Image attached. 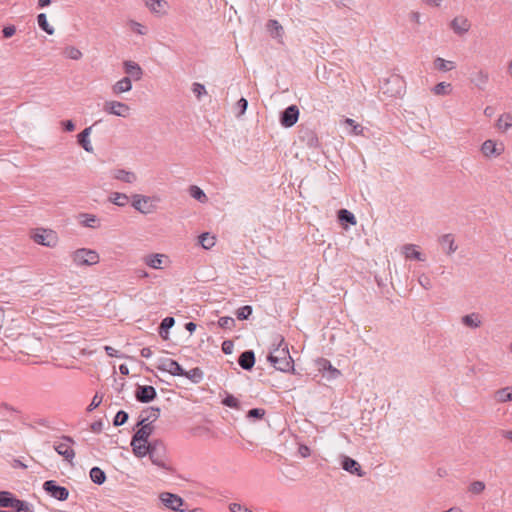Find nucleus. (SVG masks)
I'll list each match as a JSON object with an SVG mask.
<instances>
[{
  "label": "nucleus",
  "mask_w": 512,
  "mask_h": 512,
  "mask_svg": "<svg viewBox=\"0 0 512 512\" xmlns=\"http://www.w3.org/2000/svg\"><path fill=\"white\" fill-rule=\"evenodd\" d=\"M268 360L279 371L294 372L293 359L283 338L277 340V347L270 352Z\"/></svg>",
  "instance_id": "1"
},
{
  "label": "nucleus",
  "mask_w": 512,
  "mask_h": 512,
  "mask_svg": "<svg viewBox=\"0 0 512 512\" xmlns=\"http://www.w3.org/2000/svg\"><path fill=\"white\" fill-rule=\"evenodd\" d=\"M29 238L34 243L48 248L57 247L60 241L59 235L55 230L44 227L31 229L29 231Z\"/></svg>",
  "instance_id": "2"
},
{
  "label": "nucleus",
  "mask_w": 512,
  "mask_h": 512,
  "mask_svg": "<svg viewBox=\"0 0 512 512\" xmlns=\"http://www.w3.org/2000/svg\"><path fill=\"white\" fill-rule=\"evenodd\" d=\"M75 266H93L100 262V255L97 251L88 248H79L70 254Z\"/></svg>",
  "instance_id": "3"
},
{
  "label": "nucleus",
  "mask_w": 512,
  "mask_h": 512,
  "mask_svg": "<svg viewBox=\"0 0 512 512\" xmlns=\"http://www.w3.org/2000/svg\"><path fill=\"white\" fill-rule=\"evenodd\" d=\"M505 144L502 140L489 138L479 147V152L484 159L493 160L500 158L505 153Z\"/></svg>",
  "instance_id": "4"
},
{
  "label": "nucleus",
  "mask_w": 512,
  "mask_h": 512,
  "mask_svg": "<svg viewBox=\"0 0 512 512\" xmlns=\"http://www.w3.org/2000/svg\"><path fill=\"white\" fill-rule=\"evenodd\" d=\"M103 110L113 116L128 118L132 114V108L125 102L118 100H107L103 104Z\"/></svg>",
  "instance_id": "5"
},
{
  "label": "nucleus",
  "mask_w": 512,
  "mask_h": 512,
  "mask_svg": "<svg viewBox=\"0 0 512 512\" xmlns=\"http://www.w3.org/2000/svg\"><path fill=\"white\" fill-rule=\"evenodd\" d=\"M158 201L155 197L145 196L141 194H135L132 196V206L134 209L142 214H149L155 211L156 202Z\"/></svg>",
  "instance_id": "6"
},
{
  "label": "nucleus",
  "mask_w": 512,
  "mask_h": 512,
  "mask_svg": "<svg viewBox=\"0 0 512 512\" xmlns=\"http://www.w3.org/2000/svg\"><path fill=\"white\" fill-rule=\"evenodd\" d=\"M143 263L152 269H165L171 266V258L164 253H150L143 257Z\"/></svg>",
  "instance_id": "7"
},
{
  "label": "nucleus",
  "mask_w": 512,
  "mask_h": 512,
  "mask_svg": "<svg viewBox=\"0 0 512 512\" xmlns=\"http://www.w3.org/2000/svg\"><path fill=\"white\" fill-rule=\"evenodd\" d=\"M25 326L23 321L20 320H12L4 330V336L10 340L18 341L22 337L30 338L28 334L25 333Z\"/></svg>",
  "instance_id": "8"
},
{
  "label": "nucleus",
  "mask_w": 512,
  "mask_h": 512,
  "mask_svg": "<svg viewBox=\"0 0 512 512\" xmlns=\"http://www.w3.org/2000/svg\"><path fill=\"white\" fill-rule=\"evenodd\" d=\"M161 503L172 511H183L184 500L177 494L162 492L159 494Z\"/></svg>",
  "instance_id": "9"
},
{
  "label": "nucleus",
  "mask_w": 512,
  "mask_h": 512,
  "mask_svg": "<svg viewBox=\"0 0 512 512\" xmlns=\"http://www.w3.org/2000/svg\"><path fill=\"white\" fill-rule=\"evenodd\" d=\"M449 27L454 34L461 37L470 31L472 24L466 16L457 15L450 21Z\"/></svg>",
  "instance_id": "10"
},
{
  "label": "nucleus",
  "mask_w": 512,
  "mask_h": 512,
  "mask_svg": "<svg viewBox=\"0 0 512 512\" xmlns=\"http://www.w3.org/2000/svg\"><path fill=\"white\" fill-rule=\"evenodd\" d=\"M55 451L61 455L65 460L72 462L75 457V451L73 449V441L70 438H63L62 440L54 444Z\"/></svg>",
  "instance_id": "11"
},
{
  "label": "nucleus",
  "mask_w": 512,
  "mask_h": 512,
  "mask_svg": "<svg viewBox=\"0 0 512 512\" xmlns=\"http://www.w3.org/2000/svg\"><path fill=\"white\" fill-rule=\"evenodd\" d=\"M157 368L161 371L167 372L173 376L184 375V370L181 365L173 359L162 358L159 360Z\"/></svg>",
  "instance_id": "12"
},
{
  "label": "nucleus",
  "mask_w": 512,
  "mask_h": 512,
  "mask_svg": "<svg viewBox=\"0 0 512 512\" xmlns=\"http://www.w3.org/2000/svg\"><path fill=\"white\" fill-rule=\"evenodd\" d=\"M123 70H124L125 74L127 75L126 77H130L131 80L133 79L135 81H139L142 79L143 69L135 61H132V60L124 61L123 62Z\"/></svg>",
  "instance_id": "13"
},
{
  "label": "nucleus",
  "mask_w": 512,
  "mask_h": 512,
  "mask_svg": "<svg viewBox=\"0 0 512 512\" xmlns=\"http://www.w3.org/2000/svg\"><path fill=\"white\" fill-rule=\"evenodd\" d=\"M44 489L54 498L58 500H66L69 492L65 487L57 486L54 481L49 480L44 483Z\"/></svg>",
  "instance_id": "14"
},
{
  "label": "nucleus",
  "mask_w": 512,
  "mask_h": 512,
  "mask_svg": "<svg viewBox=\"0 0 512 512\" xmlns=\"http://www.w3.org/2000/svg\"><path fill=\"white\" fill-rule=\"evenodd\" d=\"M299 118V109L295 105L286 108L281 116V124L284 127L293 126Z\"/></svg>",
  "instance_id": "15"
},
{
  "label": "nucleus",
  "mask_w": 512,
  "mask_h": 512,
  "mask_svg": "<svg viewBox=\"0 0 512 512\" xmlns=\"http://www.w3.org/2000/svg\"><path fill=\"white\" fill-rule=\"evenodd\" d=\"M144 3L150 12L156 15H165L169 8L166 0H144Z\"/></svg>",
  "instance_id": "16"
},
{
  "label": "nucleus",
  "mask_w": 512,
  "mask_h": 512,
  "mask_svg": "<svg viewBox=\"0 0 512 512\" xmlns=\"http://www.w3.org/2000/svg\"><path fill=\"white\" fill-rule=\"evenodd\" d=\"M156 390L153 386H138L135 396L136 399L143 403H148L156 397Z\"/></svg>",
  "instance_id": "17"
},
{
  "label": "nucleus",
  "mask_w": 512,
  "mask_h": 512,
  "mask_svg": "<svg viewBox=\"0 0 512 512\" xmlns=\"http://www.w3.org/2000/svg\"><path fill=\"white\" fill-rule=\"evenodd\" d=\"M112 177L115 180L126 184H132L137 181V174L130 170L115 169L112 171Z\"/></svg>",
  "instance_id": "18"
},
{
  "label": "nucleus",
  "mask_w": 512,
  "mask_h": 512,
  "mask_svg": "<svg viewBox=\"0 0 512 512\" xmlns=\"http://www.w3.org/2000/svg\"><path fill=\"white\" fill-rule=\"evenodd\" d=\"M131 447L135 456L142 458L147 454H150V445L146 440H138L136 438H132Z\"/></svg>",
  "instance_id": "19"
},
{
  "label": "nucleus",
  "mask_w": 512,
  "mask_h": 512,
  "mask_svg": "<svg viewBox=\"0 0 512 512\" xmlns=\"http://www.w3.org/2000/svg\"><path fill=\"white\" fill-rule=\"evenodd\" d=\"M111 90L114 95L130 92L132 90V80L130 77H123L112 85Z\"/></svg>",
  "instance_id": "20"
},
{
  "label": "nucleus",
  "mask_w": 512,
  "mask_h": 512,
  "mask_svg": "<svg viewBox=\"0 0 512 512\" xmlns=\"http://www.w3.org/2000/svg\"><path fill=\"white\" fill-rule=\"evenodd\" d=\"M495 127L501 133L508 132L512 128V113L507 112L499 115Z\"/></svg>",
  "instance_id": "21"
},
{
  "label": "nucleus",
  "mask_w": 512,
  "mask_h": 512,
  "mask_svg": "<svg viewBox=\"0 0 512 512\" xmlns=\"http://www.w3.org/2000/svg\"><path fill=\"white\" fill-rule=\"evenodd\" d=\"M439 243H440L443 251L447 255H451L457 250V245L455 244V238L452 234L442 235L439 238Z\"/></svg>",
  "instance_id": "22"
},
{
  "label": "nucleus",
  "mask_w": 512,
  "mask_h": 512,
  "mask_svg": "<svg viewBox=\"0 0 512 512\" xmlns=\"http://www.w3.org/2000/svg\"><path fill=\"white\" fill-rule=\"evenodd\" d=\"M456 67V62L452 60H446L442 57H436L433 60V68L439 72H449L454 70Z\"/></svg>",
  "instance_id": "23"
},
{
  "label": "nucleus",
  "mask_w": 512,
  "mask_h": 512,
  "mask_svg": "<svg viewBox=\"0 0 512 512\" xmlns=\"http://www.w3.org/2000/svg\"><path fill=\"white\" fill-rule=\"evenodd\" d=\"M316 364L320 372L324 373L327 371L329 373V378L334 379L341 375V372L335 367H333L330 361H328L327 359L321 358L317 360Z\"/></svg>",
  "instance_id": "24"
},
{
  "label": "nucleus",
  "mask_w": 512,
  "mask_h": 512,
  "mask_svg": "<svg viewBox=\"0 0 512 512\" xmlns=\"http://www.w3.org/2000/svg\"><path fill=\"white\" fill-rule=\"evenodd\" d=\"M452 84L448 82H440L431 88V92L435 96H447L452 93Z\"/></svg>",
  "instance_id": "25"
},
{
  "label": "nucleus",
  "mask_w": 512,
  "mask_h": 512,
  "mask_svg": "<svg viewBox=\"0 0 512 512\" xmlns=\"http://www.w3.org/2000/svg\"><path fill=\"white\" fill-rule=\"evenodd\" d=\"M267 30L273 38L278 40H282L283 36V27L277 20H269L267 23Z\"/></svg>",
  "instance_id": "26"
},
{
  "label": "nucleus",
  "mask_w": 512,
  "mask_h": 512,
  "mask_svg": "<svg viewBox=\"0 0 512 512\" xmlns=\"http://www.w3.org/2000/svg\"><path fill=\"white\" fill-rule=\"evenodd\" d=\"M238 362L243 369H251L255 363L254 353L252 351H246L242 353L239 357Z\"/></svg>",
  "instance_id": "27"
},
{
  "label": "nucleus",
  "mask_w": 512,
  "mask_h": 512,
  "mask_svg": "<svg viewBox=\"0 0 512 512\" xmlns=\"http://www.w3.org/2000/svg\"><path fill=\"white\" fill-rule=\"evenodd\" d=\"M91 133V127L85 128L79 135H78V142L79 144L84 148L87 152H92L93 147L91 145V142L89 140V136Z\"/></svg>",
  "instance_id": "28"
},
{
  "label": "nucleus",
  "mask_w": 512,
  "mask_h": 512,
  "mask_svg": "<svg viewBox=\"0 0 512 512\" xmlns=\"http://www.w3.org/2000/svg\"><path fill=\"white\" fill-rule=\"evenodd\" d=\"M126 27L134 34L140 36H144L148 33V28L144 24L137 22L135 20H128L126 22Z\"/></svg>",
  "instance_id": "29"
},
{
  "label": "nucleus",
  "mask_w": 512,
  "mask_h": 512,
  "mask_svg": "<svg viewBox=\"0 0 512 512\" xmlns=\"http://www.w3.org/2000/svg\"><path fill=\"white\" fill-rule=\"evenodd\" d=\"M403 254L407 259H415L418 261H424V257L420 251L416 249L415 245L409 244L403 247Z\"/></svg>",
  "instance_id": "30"
},
{
  "label": "nucleus",
  "mask_w": 512,
  "mask_h": 512,
  "mask_svg": "<svg viewBox=\"0 0 512 512\" xmlns=\"http://www.w3.org/2000/svg\"><path fill=\"white\" fill-rule=\"evenodd\" d=\"M79 223L85 227L96 228L98 226V219L93 214L83 213L79 215Z\"/></svg>",
  "instance_id": "31"
},
{
  "label": "nucleus",
  "mask_w": 512,
  "mask_h": 512,
  "mask_svg": "<svg viewBox=\"0 0 512 512\" xmlns=\"http://www.w3.org/2000/svg\"><path fill=\"white\" fill-rule=\"evenodd\" d=\"M109 201L117 206L123 207L128 204L129 197L124 193L112 192L109 195Z\"/></svg>",
  "instance_id": "32"
},
{
  "label": "nucleus",
  "mask_w": 512,
  "mask_h": 512,
  "mask_svg": "<svg viewBox=\"0 0 512 512\" xmlns=\"http://www.w3.org/2000/svg\"><path fill=\"white\" fill-rule=\"evenodd\" d=\"M342 467H343L344 470H346V471H348L350 473H356L357 475H361V473H360V470H361L360 465L355 460H353L352 458L345 457L344 460H343V463H342Z\"/></svg>",
  "instance_id": "33"
},
{
  "label": "nucleus",
  "mask_w": 512,
  "mask_h": 512,
  "mask_svg": "<svg viewBox=\"0 0 512 512\" xmlns=\"http://www.w3.org/2000/svg\"><path fill=\"white\" fill-rule=\"evenodd\" d=\"M495 399L499 403L512 401V387H506L496 391Z\"/></svg>",
  "instance_id": "34"
},
{
  "label": "nucleus",
  "mask_w": 512,
  "mask_h": 512,
  "mask_svg": "<svg viewBox=\"0 0 512 512\" xmlns=\"http://www.w3.org/2000/svg\"><path fill=\"white\" fill-rule=\"evenodd\" d=\"M199 243L204 249H211L216 244V237L209 233H202L199 236Z\"/></svg>",
  "instance_id": "35"
},
{
  "label": "nucleus",
  "mask_w": 512,
  "mask_h": 512,
  "mask_svg": "<svg viewBox=\"0 0 512 512\" xmlns=\"http://www.w3.org/2000/svg\"><path fill=\"white\" fill-rule=\"evenodd\" d=\"M152 430L153 428L150 424H142V426L137 430L133 438H136L141 441H148V438L151 435Z\"/></svg>",
  "instance_id": "36"
},
{
  "label": "nucleus",
  "mask_w": 512,
  "mask_h": 512,
  "mask_svg": "<svg viewBox=\"0 0 512 512\" xmlns=\"http://www.w3.org/2000/svg\"><path fill=\"white\" fill-rule=\"evenodd\" d=\"M462 323L471 328H478L481 325L480 317L475 314H469L462 317Z\"/></svg>",
  "instance_id": "37"
},
{
  "label": "nucleus",
  "mask_w": 512,
  "mask_h": 512,
  "mask_svg": "<svg viewBox=\"0 0 512 512\" xmlns=\"http://www.w3.org/2000/svg\"><path fill=\"white\" fill-rule=\"evenodd\" d=\"M37 22L39 27L44 30L47 34H54L55 30L53 26H51L47 20V16L44 13H41L37 16Z\"/></svg>",
  "instance_id": "38"
},
{
  "label": "nucleus",
  "mask_w": 512,
  "mask_h": 512,
  "mask_svg": "<svg viewBox=\"0 0 512 512\" xmlns=\"http://www.w3.org/2000/svg\"><path fill=\"white\" fill-rule=\"evenodd\" d=\"M90 478L96 484H102L106 480L105 473L98 467H93L90 470Z\"/></svg>",
  "instance_id": "39"
},
{
  "label": "nucleus",
  "mask_w": 512,
  "mask_h": 512,
  "mask_svg": "<svg viewBox=\"0 0 512 512\" xmlns=\"http://www.w3.org/2000/svg\"><path fill=\"white\" fill-rule=\"evenodd\" d=\"M63 53L71 60H80L83 56L82 52L74 46L66 47Z\"/></svg>",
  "instance_id": "40"
},
{
  "label": "nucleus",
  "mask_w": 512,
  "mask_h": 512,
  "mask_svg": "<svg viewBox=\"0 0 512 512\" xmlns=\"http://www.w3.org/2000/svg\"><path fill=\"white\" fill-rule=\"evenodd\" d=\"M189 192H190V195L194 198V199H197L198 201L200 202H206L207 201V196L206 194L203 192V190L201 188H199L198 186H191L190 189H189Z\"/></svg>",
  "instance_id": "41"
},
{
  "label": "nucleus",
  "mask_w": 512,
  "mask_h": 512,
  "mask_svg": "<svg viewBox=\"0 0 512 512\" xmlns=\"http://www.w3.org/2000/svg\"><path fill=\"white\" fill-rule=\"evenodd\" d=\"M338 218L340 221H346L352 225H356L357 223L355 216L346 209H341L338 212Z\"/></svg>",
  "instance_id": "42"
},
{
  "label": "nucleus",
  "mask_w": 512,
  "mask_h": 512,
  "mask_svg": "<svg viewBox=\"0 0 512 512\" xmlns=\"http://www.w3.org/2000/svg\"><path fill=\"white\" fill-rule=\"evenodd\" d=\"M14 497L9 492H0V507H11Z\"/></svg>",
  "instance_id": "43"
},
{
  "label": "nucleus",
  "mask_w": 512,
  "mask_h": 512,
  "mask_svg": "<svg viewBox=\"0 0 512 512\" xmlns=\"http://www.w3.org/2000/svg\"><path fill=\"white\" fill-rule=\"evenodd\" d=\"M11 507L16 509V512H32L31 508L26 502L16 498L14 499Z\"/></svg>",
  "instance_id": "44"
},
{
  "label": "nucleus",
  "mask_w": 512,
  "mask_h": 512,
  "mask_svg": "<svg viewBox=\"0 0 512 512\" xmlns=\"http://www.w3.org/2000/svg\"><path fill=\"white\" fill-rule=\"evenodd\" d=\"M222 403H223V405L230 407V408H234V409L240 408L239 400L236 397H234L233 395H227L223 399Z\"/></svg>",
  "instance_id": "45"
},
{
  "label": "nucleus",
  "mask_w": 512,
  "mask_h": 512,
  "mask_svg": "<svg viewBox=\"0 0 512 512\" xmlns=\"http://www.w3.org/2000/svg\"><path fill=\"white\" fill-rule=\"evenodd\" d=\"M202 375L203 373L199 368H194L188 372L184 371L183 376L193 380L194 382H198L202 378Z\"/></svg>",
  "instance_id": "46"
},
{
  "label": "nucleus",
  "mask_w": 512,
  "mask_h": 512,
  "mask_svg": "<svg viewBox=\"0 0 512 512\" xmlns=\"http://www.w3.org/2000/svg\"><path fill=\"white\" fill-rule=\"evenodd\" d=\"M175 323V320L174 318L172 317H166L162 320L161 322V325H160V329L161 330H165L167 332L168 329H170ZM161 336L164 338V339H167V334L166 335H163L162 334V331L160 332Z\"/></svg>",
  "instance_id": "47"
},
{
  "label": "nucleus",
  "mask_w": 512,
  "mask_h": 512,
  "mask_svg": "<svg viewBox=\"0 0 512 512\" xmlns=\"http://www.w3.org/2000/svg\"><path fill=\"white\" fill-rule=\"evenodd\" d=\"M469 490L474 494H480L485 490V484L482 481H474L470 484Z\"/></svg>",
  "instance_id": "48"
},
{
  "label": "nucleus",
  "mask_w": 512,
  "mask_h": 512,
  "mask_svg": "<svg viewBox=\"0 0 512 512\" xmlns=\"http://www.w3.org/2000/svg\"><path fill=\"white\" fill-rule=\"evenodd\" d=\"M488 73L486 71L480 70L475 74L474 81L477 85L479 84H486L488 82Z\"/></svg>",
  "instance_id": "49"
},
{
  "label": "nucleus",
  "mask_w": 512,
  "mask_h": 512,
  "mask_svg": "<svg viewBox=\"0 0 512 512\" xmlns=\"http://www.w3.org/2000/svg\"><path fill=\"white\" fill-rule=\"evenodd\" d=\"M252 313V308L251 306H243L241 308L238 309L237 311V317L238 319H241V320H244V319H247Z\"/></svg>",
  "instance_id": "50"
},
{
  "label": "nucleus",
  "mask_w": 512,
  "mask_h": 512,
  "mask_svg": "<svg viewBox=\"0 0 512 512\" xmlns=\"http://www.w3.org/2000/svg\"><path fill=\"white\" fill-rule=\"evenodd\" d=\"M265 410L262 408H254L248 411V418L262 419L265 416Z\"/></svg>",
  "instance_id": "51"
},
{
  "label": "nucleus",
  "mask_w": 512,
  "mask_h": 512,
  "mask_svg": "<svg viewBox=\"0 0 512 512\" xmlns=\"http://www.w3.org/2000/svg\"><path fill=\"white\" fill-rule=\"evenodd\" d=\"M103 397L99 394H95L91 400V403L87 407V411L91 412L96 409L102 403Z\"/></svg>",
  "instance_id": "52"
},
{
  "label": "nucleus",
  "mask_w": 512,
  "mask_h": 512,
  "mask_svg": "<svg viewBox=\"0 0 512 512\" xmlns=\"http://www.w3.org/2000/svg\"><path fill=\"white\" fill-rule=\"evenodd\" d=\"M128 419V414L125 412V411H119L115 418H114V425L115 426H120V425H123Z\"/></svg>",
  "instance_id": "53"
},
{
  "label": "nucleus",
  "mask_w": 512,
  "mask_h": 512,
  "mask_svg": "<svg viewBox=\"0 0 512 512\" xmlns=\"http://www.w3.org/2000/svg\"><path fill=\"white\" fill-rule=\"evenodd\" d=\"M192 91L198 99H200L203 95L206 94V89L204 85L200 83H194L192 86Z\"/></svg>",
  "instance_id": "54"
},
{
  "label": "nucleus",
  "mask_w": 512,
  "mask_h": 512,
  "mask_svg": "<svg viewBox=\"0 0 512 512\" xmlns=\"http://www.w3.org/2000/svg\"><path fill=\"white\" fill-rule=\"evenodd\" d=\"M234 319L231 317H221L218 324L222 328H232L234 326Z\"/></svg>",
  "instance_id": "55"
},
{
  "label": "nucleus",
  "mask_w": 512,
  "mask_h": 512,
  "mask_svg": "<svg viewBox=\"0 0 512 512\" xmlns=\"http://www.w3.org/2000/svg\"><path fill=\"white\" fill-rule=\"evenodd\" d=\"M2 32H3L4 38H10V37H12L15 34L16 28L13 25L6 26V27L3 28Z\"/></svg>",
  "instance_id": "56"
},
{
  "label": "nucleus",
  "mask_w": 512,
  "mask_h": 512,
  "mask_svg": "<svg viewBox=\"0 0 512 512\" xmlns=\"http://www.w3.org/2000/svg\"><path fill=\"white\" fill-rule=\"evenodd\" d=\"M63 129L67 132H72L75 130V124L71 120H65L61 122Z\"/></svg>",
  "instance_id": "57"
},
{
  "label": "nucleus",
  "mask_w": 512,
  "mask_h": 512,
  "mask_svg": "<svg viewBox=\"0 0 512 512\" xmlns=\"http://www.w3.org/2000/svg\"><path fill=\"white\" fill-rule=\"evenodd\" d=\"M247 105H248V102L245 98H241L238 102H237V106L239 107L240 109V114H244L246 109H247Z\"/></svg>",
  "instance_id": "58"
},
{
  "label": "nucleus",
  "mask_w": 512,
  "mask_h": 512,
  "mask_svg": "<svg viewBox=\"0 0 512 512\" xmlns=\"http://www.w3.org/2000/svg\"><path fill=\"white\" fill-rule=\"evenodd\" d=\"M150 459L153 464L162 468H166L165 462L162 459L155 457L152 453H150Z\"/></svg>",
  "instance_id": "59"
},
{
  "label": "nucleus",
  "mask_w": 512,
  "mask_h": 512,
  "mask_svg": "<svg viewBox=\"0 0 512 512\" xmlns=\"http://www.w3.org/2000/svg\"><path fill=\"white\" fill-rule=\"evenodd\" d=\"M426 5L430 7L438 8L442 5L443 0H422Z\"/></svg>",
  "instance_id": "60"
},
{
  "label": "nucleus",
  "mask_w": 512,
  "mask_h": 512,
  "mask_svg": "<svg viewBox=\"0 0 512 512\" xmlns=\"http://www.w3.org/2000/svg\"><path fill=\"white\" fill-rule=\"evenodd\" d=\"M105 352L110 357H118V351L111 346H105Z\"/></svg>",
  "instance_id": "61"
},
{
  "label": "nucleus",
  "mask_w": 512,
  "mask_h": 512,
  "mask_svg": "<svg viewBox=\"0 0 512 512\" xmlns=\"http://www.w3.org/2000/svg\"><path fill=\"white\" fill-rule=\"evenodd\" d=\"M352 132L353 134L355 135H361L363 133V128L361 127V125H359L358 123H355L353 126H352Z\"/></svg>",
  "instance_id": "62"
},
{
  "label": "nucleus",
  "mask_w": 512,
  "mask_h": 512,
  "mask_svg": "<svg viewBox=\"0 0 512 512\" xmlns=\"http://www.w3.org/2000/svg\"><path fill=\"white\" fill-rule=\"evenodd\" d=\"M141 356L144 357V358H149L151 357L152 355V351L150 348L148 347H145L143 349H141V352H140Z\"/></svg>",
  "instance_id": "63"
},
{
  "label": "nucleus",
  "mask_w": 512,
  "mask_h": 512,
  "mask_svg": "<svg viewBox=\"0 0 512 512\" xmlns=\"http://www.w3.org/2000/svg\"><path fill=\"white\" fill-rule=\"evenodd\" d=\"M185 327H186V329H187L190 333H192V332H194V331H195V329H196V324H195V323H193V322H189V323H187V324H186V326H185Z\"/></svg>",
  "instance_id": "64"
}]
</instances>
